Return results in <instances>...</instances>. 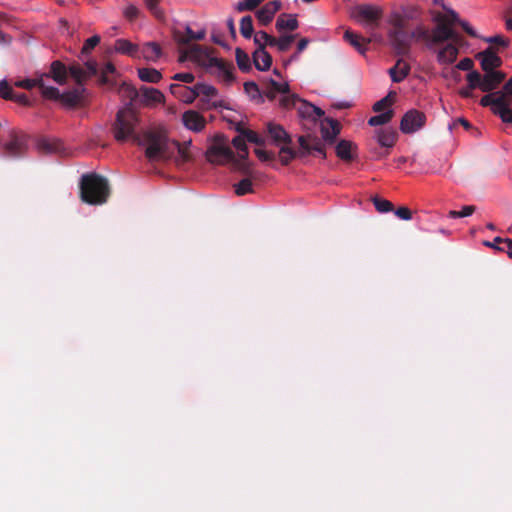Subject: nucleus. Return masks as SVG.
Segmentation results:
<instances>
[{"instance_id": "f257e3e1", "label": "nucleus", "mask_w": 512, "mask_h": 512, "mask_svg": "<svg viewBox=\"0 0 512 512\" xmlns=\"http://www.w3.org/2000/svg\"><path fill=\"white\" fill-rule=\"evenodd\" d=\"M139 144L145 148V156L150 161L171 159L175 150H179V143L168 139L161 132H145Z\"/></svg>"}, {"instance_id": "f03ea898", "label": "nucleus", "mask_w": 512, "mask_h": 512, "mask_svg": "<svg viewBox=\"0 0 512 512\" xmlns=\"http://www.w3.org/2000/svg\"><path fill=\"white\" fill-rule=\"evenodd\" d=\"M110 195L108 180L97 174H84L80 180V198L90 205H102Z\"/></svg>"}, {"instance_id": "7ed1b4c3", "label": "nucleus", "mask_w": 512, "mask_h": 512, "mask_svg": "<svg viewBox=\"0 0 512 512\" xmlns=\"http://www.w3.org/2000/svg\"><path fill=\"white\" fill-rule=\"evenodd\" d=\"M138 122V117L131 103H126L116 114L113 127L114 138L117 141H125L134 137Z\"/></svg>"}, {"instance_id": "20e7f679", "label": "nucleus", "mask_w": 512, "mask_h": 512, "mask_svg": "<svg viewBox=\"0 0 512 512\" xmlns=\"http://www.w3.org/2000/svg\"><path fill=\"white\" fill-rule=\"evenodd\" d=\"M267 131L275 146L279 147V159L283 165H288L296 156L297 152L290 147L292 138L283 126L269 122Z\"/></svg>"}, {"instance_id": "39448f33", "label": "nucleus", "mask_w": 512, "mask_h": 512, "mask_svg": "<svg viewBox=\"0 0 512 512\" xmlns=\"http://www.w3.org/2000/svg\"><path fill=\"white\" fill-rule=\"evenodd\" d=\"M207 160L213 164H226L233 162L237 168L245 173H249V164L236 160L233 151L225 143H214L206 152Z\"/></svg>"}, {"instance_id": "423d86ee", "label": "nucleus", "mask_w": 512, "mask_h": 512, "mask_svg": "<svg viewBox=\"0 0 512 512\" xmlns=\"http://www.w3.org/2000/svg\"><path fill=\"white\" fill-rule=\"evenodd\" d=\"M506 75L502 71L485 72L484 75L478 71H471L466 75V81H470L472 86H478L482 92H492L505 79Z\"/></svg>"}, {"instance_id": "0eeeda50", "label": "nucleus", "mask_w": 512, "mask_h": 512, "mask_svg": "<svg viewBox=\"0 0 512 512\" xmlns=\"http://www.w3.org/2000/svg\"><path fill=\"white\" fill-rule=\"evenodd\" d=\"M382 10L374 5L357 6L352 14L356 22L366 29H373L378 26Z\"/></svg>"}, {"instance_id": "6e6552de", "label": "nucleus", "mask_w": 512, "mask_h": 512, "mask_svg": "<svg viewBox=\"0 0 512 512\" xmlns=\"http://www.w3.org/2000/svg\"><path fill=\"white\" fill-rule=\"evenodd\" d=\"M435 20L438 21L439 24L432 30L430 42L427 43V47L429 49H432L435 44L442 43L450 39H457V34L449 26L445 15H439L435 17Z\"/></svg>"}, {"instance_id": "1a4fd4ad", "label": "nucleus", "mask_w": 512, "mask_h": 512, "mask_svg": "<svg viewBox=\"0 0 512 512\" xmlns=\"http://www.w3.org/2000/svg\"><path fill=\"white\" fill-rule=\"evenodd\" d=\"M426 121L423 112L415 109L407 111L400 122V129L405 134H411L421 129Z\"/></svg>"}, {"instance_id": "9d476101", "label": "nucleus", "mask_w": 512, "mask_h": 512, "mask_svg": "<svg viewBox=\"0 0 512 512\" xmlns=\"http://www.w3.org/2000/svg\"><path fill=\"white\" fill-rule=\"evenodd\" d=\"M387 36L391 47L397 54L404 55L408 53L411 46V39L406 29L388 30Z\"/></svg>"}, {"instance_id": "9b49d317", "label": "nucleus", "mask_w": 512, "mask_h": 512, "mask_svg": "<svg viewBox=\"0 0 512 512\" xmlns=\"http://www.w3.org/2000/svg\"><path fill=\"white\" fill-rule=\"evenodd\" d=\"M49 75L43 74L35 79H24L18 80L14 83L16 87L32 89L38 86L41 89V93L44 97H57L58 96V88L53 86H48L45 84L44 79Z\"/></svg>"}, {"instance_id": "f8f14e48", "label": "nucleus", "mask_w": 512, "mask_h": 512, "mask_svg": "<svg viewBox=\"0 0 512 512\" xmlns=\"http://www.w3.org/2000/svg\"><path fill=\"white\" fill-rule=\"evenodd\" d=\"M475 58L480 62L484 72L498 71L497 69L502 65V59L492 47L478 52Z\"/></svg>"}, {"instance_id": "ddd939ff", "label": "nucleus", "mask_w": 512, "mask_h": 512, "mask_svg": "<svg viewBox=\"0 0 512 512\" xmlns=\"http://www.w3.org/2000/svg\"><path fill=\"white\" fill-rule=\"evenodd\" d=\"M281 7L282 3L279 0L266 3L256 12L257 20L263 26L268 25L273 20L275 14L281 9Z\"/></svg>"}, {"instance_id": "4468645a", "label": "nucleus", "mask_w": 512, "mask_h": 512, "mask_svg": "<svg viewBox=\"0 0 512 512\" xmlns=\"http://www.w3.org/2000/svg\"><path fill=\"white\" fill-rule=\"evenodd\" d=\"M183 125L191 131L200 132L205 128V118L195 110H188L182 115Z\"/></svg>"}, {"instance_id": "2eb2a0df", "label": "nucleus", "mask_w": 512, "mask_h": 512, "mask_svg": "<svg viewBox=\"0 0 512 512\" xmlns=\"http://www.w3.org/2000/svg\"><path fill=\"white\" fill-rule=\"evenodd\" d=\"M296 109H297L298 115L301 118L309 119V120H312L313 122H316L324 115V111L321 108H319L303 99L299 100Z\"/></svg>"}, {"instance_id": "dca6fc26", "label": "nucleus", "mask_w": 512, "mask_h": 512, "mask_svg": "<svg viewBox=\"0 0 512 512\" xmlns=\"http://www.w3.org/2000/svg\"><path fill=\"white\" fill-rule=\"evenodd\" d=\"M203 65L214 73H217L225 82H231L234 79L232 72L226 67L225 63L218 58L207 56Z\"/></svg>"}, {"instance_id": "f3484780", "label": "nucleus", "mask_w": 512, "mask_h": 512, "mask_svg": "<svg viewBox=\"0 0 512 512\" xmlns=\"http://www.w3.org/2000/svg\"><path fill=\"white\" fill-rule=\"evenodd\" d=\"M341 126L337 120L326 118L321 122V135L324 141L333 143L340 134Z\"/></svg>"}, {"instance_id": "a211bd4d", "label": "nucleus", "mask_w": 512, "mask_h": 512, "mask_svg": "<svg viewBox=\"0 0 512 512\" xmlns=\"http://www.w3.org/2000/svg\"><path fill=\"white\" fill-rule=\"evenodd\" d=\"M170 91L175 97L186 104L192 103L198 97L195 85L193 87H187L179 84H171Z\"/></svg>"}, {"instance_id": "6ab92c4d", "label": "nucleus", "mask_w": 512, "mask_h": 512, "mask_svg": "<svg viewBox=\"0 0 512 512\" xmlns=\"http://www.w3.org/2000/svg\"><path fill=\"white\" fill-rule=\"evenodd\" d=\"M85 66L86 70L79 65H72L69 67V73L77 83H81L87 77L97 73V63L95 61H87Z\"/></svg>"}, {"instance_id": "aec40b11", "label": "nucleus", "mask_w": 512, "mask_h": 512, "mask_svg": "<svg viewBox=\"0 0 512 512\" xmlns=\"http://www.w3.org/2000/svg\"><path fill=\"white\" fill-rule=\"evenodd\" d=\"M162 55L161 47L156 42H147L138 50L137 57L156 62Z\"/></svg>"}, {"instance_id": "412c9836", "label": "nucleus", "mask_w": 512, "mask_h": 512, "mask_svg": "<svg viewBox=\"0 0 512 512\" xmlns=\"http://www.w3.org/2000/svg\"><path fill=\"white\" fill-rule=\"evenodd\" d=\"M84 92V88H75L69 91H65L63 93H60L58 90V96L57 97H47L48 99L52 100H60L63 104L67 106H74L76 105L82 98V93Z\"/></svg>"}, {"instance_id": "4be33fe9", "label": "nucleus", "mask_w": 512, "mask_h": 512, "mask_svg": "<svg viewBox=\"0 0 512 512\" xmlns=\"http://www.w3.org/2000/svg\"><path fill=\"white\" fill-rule=\"evenodd\" d=\"M374 138L381 147L391 148L395 144L396 132L390 127L377 129Z\"/></svg>"}, {"instance_id": "5701e85b", "label": "nucleus", "mask_w": 512, "mask_h": 512, "mask_svg": "<svg viewBox=\"0 0 512 512\" xmlns=\"http://www.w3.org/2000/svg\"><path fill=\"white\" fill-rule=\"evenodd\" d=\"M140 91L142 94V101L146 106L162 103L165 99L164 94L156 88L142 87Z\"/></svg>"}, {"instance_id": "b1692460", "label": "nucleus", "mask_w": 512, "mask_h": 512, "mask_svg": "<svg viewBox=\"0 0 512 512\" xmlns=\"http://www.w3.org/2000/svg\"><path fill=\"white\" fill-rule=\"evenodd\" d=\"M253 62L257 70L267 71L272 65V57L266 49H256L253 54Z\"/></svg>"}, {"instance_id": "393cba45", "label": "nucleus", "mask_w": 512, "mask_h": 512, "mask_svg": "<svg viewBox=\"0 0 512 512\" xmlns=\"http://www.w3.org/2000/svg\"><path fill=\"white\" fill-rule=\"evenodd\" d=\"M505 97L506 95L503 91H496L492 93L488 92V94L481 98L480 104L483 107H490L491 111L495 113L498 107L502 105V101Z\"/></svg>"}, {"instance_id": "a878e982", "label": "nucleus", "mask_w": 512, "mask_h": 512, "mask_svg": "<svg viewBox=\"0 0 512 512\" xmlns=\"http://www.w3.org/2000/svg\"><path fill=\"white\" fill-rule=\"evenodd\" d=\"M299 23L295 14L283 13L277 18L275 27L279 32L289 30L294 31L298 28Z\"/></svg>"}, {"instance_id": "bb28decb", "label": "nucleus", "mask_w": 512, "mask_h": 512, "mask_svg": "<svg viewBox=\"0 0 512 512\" xmlns=\"http://www.w3.org/2000/svg\"><path fill=\"white\" fill-rule=\"evenodd\" d=\"M458 48L453 44H447L437 53V61L442 65L452 64L458 55Z\"/></svg>"}, {"instance_id": "cd10ccee", "label": "nucleus", "mask_w": 512, "mask_h": 512, "mask_svg": "<svg viewBox=\"0 0 512 512\" xmlns=\"http://www.w3.org/2000/svg\"><path fill=\"white\" fill-rule=\"evenodd\" d=\"M410 72V66L402 59H398L395 66L389 69V75L393 82L399 83L404 80Z\"/></svg>"}, {"instance_id": "c85d7f7f", "label": "nucleus", "mask_w": 512, "mask_h": 512, "mask_svg": "<svg viewBox=\"0 0 512 512\" xmlns=\"http://www.w3.org/2000/svg\"><path fill=\"white\" fill-rule=\"evenodd\" d=\"M25 136H13L11 140L5 145L7 152L12 156L21 155L26 150Z\"/></svg>"}, {"instance_id": "c756f323", "label": "nucleus", "mask_w": 512, "mask_h": 512, "mask_svg": "<svg viewBox=\"0 0 512 512\" xmlns=\"http://www.w3.org/2000/svg\"><path fill=\"white\" fill-rule=\"evenodd\" d=\"M50 75L53 80L59 85H63L66 83L67 79V70L64 64L60 61H54L51 64Z\"/></svg>"}, {"instance_id": "7c9ffc66", "label": "nucleus", "mask_w": 512, "mask_h": 512, "mask_svg": "<svg viewBox=\"0 0 512 512\" xmlns=\"http://www.w3.org/2000/svg\"><path fill=\"white\" fill-rule=\"evenodd\" d=\"M115 50L121 54L137 57L139 47L126 39H117L115 41Z\"/></svg>"}, {"instance_id": "2f4dec72", "label": "nucleus", "mask_w": 512, "mask_h": 512, "mask_svg": "<svg viewBox=\"0 0 512 512\" xmlns=\"http://www.w3.org/2000/svg\"><path fill=\"white\" fill-rule=\"evenodd\" d=\"M137 72L140 80L147 83H157L162 78L161 72L155 68L143 67L139 68Z\"/></svg>"}, {"instance_id": "473e14b6", "label": "nucleus", "mask_w": 512, "mask_h": 512, "mask_svg": "<svg viewBox=\"0 0 512 512\" xmlns=\"http://www.w3.org/2000/svg\"><path fill=\"white\" fill-rule=\"evenodd\" d=\"M355 148V145L348 140H341L336 145V155L344 160L349 161L353 158L352 151Z\"/></svg>"}, {"instance_id": "72a5a7b5", "label": "nucleus", "mask_w": 512, "mask_h": 512, "mask_svg": "<svg viewBox=\"0 0 512 512\" xmlns=\"http://www.w3.org/2000/svg\"><path fill=\"white\" fill-rule=\"evenodd\" d=\"M270 88L266 92V97L269 100L276 99L277 95L285 94V92L289 91V84L287 82H278L276 80L270 79Z\"/></svg>"}, {"instance_id": "f704fd0d", "label": "nucleus", "mask_w": 512, "mask_h": 512, "mask_svg": "<svg viewBox=\"0 0 512 512\" xmlns=\"http://www.w3.org/2000/svg\"><path fill=\"white\" fill-rule=\"evenodd\" d=\"M197 96L202 95L204 96V101L207 103H210L214 98L217 97L218 91L217 89L209 84L205 83H197L195 85Z\"/></svg>"}, {"instance_id": "c9c22d12", "label": "nucleus", "mask_w": 512, "mask_h": 512, "mask_svg": "<svg viewBox=\"0 0 512 512\" xmlns=\"http://www.w3.org/2000/svg\"><path fill=\"white\" fill-rule=\"evenodd\" d=\"M246 138L245 136L240 133L238 136L233 138L232 144L233 146L238 150V159L239 162H242L247 159L248 157V148L246 145Z\"/></svg>"}, {"instance_id": "e433bc0d", "label": "nucleus", "mask_w": 512, "mask_h": 512, "mask_svg": "<svg viewBox=\"0 0 512 512\" xmlns=\"http://www.w3.org/2000/svg\"><path fill=\"white\" fill-rule=\"evenodd\" d=\"M273 36L265 31H257L253 36V42L257 46L256 49H266L267 46L273 47Z\"/></svg>"}, {"instance_id": "4c0bfd02", "label": "nucleus", "mask_w": 512, "mask_h": 512, "mask_svg": "<svg viewBox=\"0 0 512 512\" xmlns=\"http://www.w3.org/2000/svg\"><path fill=\"white\" fill-rule=\"evenodd\" d=\"M344 39L348 41L359 53L364 54L366 47L364 46L365 40L359 35L353 33L350 30H346L344 33Z\"/></svg>"}, {"instance_id": "58836bf2", "label": "nucleus", "mask_w": 512, "mask_h": 512, "mask_svg": "<svg viewBox=\"0 0 512 512\" xmlns=\"http://www.w3.org/2000/svg\"><path fill=\"white\" fill-rule=\"evenodd\" d=\"M495 115L499 116L504 123L512 124V108L510 107V101L507 97L502 101V105L498 107Z\"/></svg>"}, {"instance_id": "ea45409f", "label": "nucleus", "mask_w": 512, "mask_h": 512, "mask_svg": "<svg viewBox=\"0 0 512 512\" xmlns=\"http://www.w3.org/2000/svg\"><path fill=\"white\" fill-rule=\"evenodd\" d=\"M394 116V111L392 109H387L386 111L379 113L371 117L368 120V124L370 126H381L389 123Z\"/></svg>"}, {"instance_id": "a19ab883", "label": "nucleus", "mask_w": 512, "mask_h": 512, "mask_svg": "<svg viewBox=\"0 0 512 512\" xmlns=\"http://www.w3.org/2000/svg\"><path fill=\"white\" fill-rule=\"evenodd\" d=\"M236 62L240 70L247 72L251 69L250 57L241 48L235 50Z\"/></svg>"}, {"instance_id": "79ce46f5", "label": "nucleus", "mask_w": 512, "mask_h": 512, "mask_svg": "<svg viewBox=\"0 0 512 512\" xmlns=\"http://www.w3.org/2000/svg\"><path fill=\"white\" fill-rule=\"evenodd\" d=\"M254 28H253V21L251 16H244L240 20V33L241 35L246 38L250 39L253 35Z\"/></svg>"}, {"instance_id": "37998d69", "label": "nucleus", "mask_w": 512, "mask_h": 512, "mask_svg": "<svg viewBox=\"0 0 512 512\" xmlns=\"http://www.w3.org/2000/svg\"><path fill=\"white\" fill-rule=\"evenodd\" d=\"M388 24L389 30H403L407 27V20L399 13H393L388 19Z\"/></svg>"}, {"instance_id": "c03bdc74", "label": "nucleus", "mask_w": 512, "mask_h": 512, "mask_svg": "<svg viewBox=\"0 0 512 512\" xmlns=\"http://www.w3.org/2000/svg\"><path fill=\"white\" fill-rule=\"evenodd\" d=\"M235 130L239 133H242L246 140L251 142V143H254V144H257V145H263L264 144V140L254 131H251V130H244L242 127H241V124L240 123H237L235 125Z\"/></svg>"}, {"instance_id": "a18cd8bd", "label": "nucleus", "mask_w": 512, "mask_h": 512, "mask_svg": "<svg viewBox=\"0 0 512 512\" xmlns=\"http://www.w3.org/2000/svg\"><path fill=\"white\" fill-rule=\"evenodd\" d=\"M300 98L295 94H290L289 91L285 92V94L280 95L279 104L281 107L285 109H289L291 107H297Z\"/></svg>"}, {"instance_id": "49530a36", "label": "nucleus", "mask_w": 512, "mask_h": 512, "mask_svg": "<svg viewBox=\"0 0 512 512\" xmlns=\"http://www.w3.org/2000/svg\"><path fill=\"white\" fill-rule=\"evenodd\" d=\"M294 35H284L276 39H273V47H276L280 52L287 51L294 41Z\"/></svg>"}, {"instance_id": "de8ad7c7", "label": "nucleus", "mask_w": 512, "mask_h": 512, "mask_svg": "<svg viewBox=\"0 0 512 512\" xmlns=\"http://www.w3.org/2000/svg\"><path fill=\"white\" fill-rule=\"evenodd\" d=\"M185 31L187 33V37L186 38H179L178 39L179 43L185 44V43H188L190 40H201V39H203L205 37V31L204 30H200V31L194 32L189 25H186Z\"/></svg>"}, {"instance_id": "09e8293b", "label": "nucleus", "mask_w": 512, "mask_h": 512, "mask_svg": "<svg viewBox=\"0 0 512 512\" xmlns=\"http://www.w3.org/2000/svg\"><path fill=\"white\" fill-rule=\"evenodd\" d=\"M372 202L376 208V210L380 213H387L392 211L393 205L390 201L386 199L379 198L377 196L372 198Z\"/></svg>"}, {"instance_id": "8fccbe9b", "label": "nucleus", "mask_w": 512, "mask_h": 512, "mask_svg": "<svg viewBox=\"0 0 512 512\" xmlns=\"http://www.w3.org/2000/svg\"><path fill=\"white\" fill-rule=\"evenodd\" d=\"M264 0H241L235 5L238 12L254 10Z\"/></svg>"}, {"instance_id": "3c124183", "label": "nucleus", "mask_w": 512, "mask_h": 512, "mask_svg": "<svg viewBox=\"0 0 512 512\" xmlns=\"http://www.w3.org/2000/svg\"><path fill=\"white\" fill-rule=\"evenodd\" d=\"M250 192H252V182L247 178L242 179L238 184L235 185V193L238 196H243Z\"/></svg>"}, {"instance_id": "603ef678", "label": "nucleus", "mask_w": 512, "mask_h": 512, "mask_svg": "<svg viewBox=\"0 0 512 512\" xmlns=\"http://www.w3.org/2000/svg\"><path fill=\"white\" fill-rule=\"evenodd\" d=\"M119 93L122 94L123 96L129 98L128 103H131V104H132V101L138 96V91L136 90V88H134L132 85L126 84V83L121 85V87L119 89Z\"/></svg>"}, {"instance_id": "864d4df0", "label": "nucleus", "mask_w": 512, "mask_h": 512, "mask_svg": "<svg viewBox=\"0 0 512 512\" xmlns=\"http://www.w3.org/2000/svg\"><path fill=\"white\" fill-rule=\"evenodd\" d=\"M411 41L413 39L422 40L427 39L430 42V35L427 29L422 26H417L414 30L409 32Z\"/></svg>"}, {"instance_id": "5fc2aeb1", "label": "nucleus", "mask_w": 512, "mask_h": 512, "mask_svg": "<svg viewBox=\"0 0 512 512\" xmlns=\"http://www.w3.org/2000/svg\"><path fill=\"white\" fill-rule=\"evenodd\" d=\"M394 92H389L387 96L375 102L373 105V111L377 113H382L385 107L390 106L392 104L391 96Z\"/></svg>"}, {"instance_id": "6e6d98bb", "label": "nucleus", "mask_w": 512, "mask_h": 512, "mask_svg": "<svg viewBox=\"0 0 512 512\" xmlns=\"http://www.w3.org/2000/svg\"><path fill=\"white\" fill-rule=\"evenodd\" d=\"M483 40L487 43L497 44L502 48H507L510 45V41L502 35L485 37Z\"/></svg>"}, {"instance_id": "4d7b16f0", "label": "nucleus", "mask_w": 512, "mask_h": 512, "mask_svg": "<svg viewBox=\"0 0 512 512\" xmlns=\"http://www.w3.org/2000/svg\"><path fill=\"white\" fill-rule=\"evenodd\" d=\"M298 142L300 145V151L297 152V156H306L312 153L311 145L308 143L307 138L305 136H299Z\"/></svg>"}, {"instance_id": "13d9d810", "label": "nucleus", "mask_w": 512, "mask_h": 512, "mask_svg": "<svg viewBox=\"0 0 512 512\" xmlns=\"http://www.w3.org/2000/svg\"><path fill=\"white\" fill-rule=\"evenodd\" d=\"M100 42V36L94 35L88 38L82 48L83 54H88L95 46H97Z\"/></svg>"}, {"instance_id": "bf43d9fd", "label": "nucleus", "mask_w": 512, "mask_h": 512, "mask_svg": "<svg viewBox=\"0 0 512 512\" xmlns=\"http://www.w3.org/2000/svg\"><path fill=\"white\" fill-rule=\"evenodd\" d=\"M0 97L6 100L13 98V90L5 80L0 81Z\"/></svg>"}, {"instance_id": "052dcab7", "label": "nucleus", "mask_w": 512, "mask_h": 512, "mask_svg": "<svg viewBox=\"0 0 512 512\" xmlns=\"http://www.w3.org/2000/svg\"><path fill=\"white\" fill-rule=\"evenodd\" d=\"M115 72V67L112 63H106L105 66L101 70L100 82L102 84L109 83L108 74H113Z\"/></svg>"}, {"instance_id": "680f3d73", "label": "nucleus", "mask_w": 512, "mask_h": 512, "mask_svg": "<svg viewBox=\"0 0 512 512\" xmlns=\"http://www.w3.org/2000/svg\"><path fill=\"white\" fill-rule=\"evenodd\" d=\"M159 0H145L147 8L158 18L163 17V12L158 6Z\"/></svg>"}, {"instance_id": "e2e57ef3", "label": "nucleus", "mask_w": 512, "mask_h": 512, "mask_svg": "<svg viewBox=\"0 0 512 512\" xmlns=\"http://www.w3.org/2000/svg\"><path fill=\"white\" fill-rule=\"evenodd\" d=\"M497 251L506 253L512 259V239L503 238V242H501L500 247H497Z\"/></svg>"}, {"instance_id": "0e129e2a", "label": "nucleus", "mask_w": 512, "mask_h": 512, "mask_svg": "<svg viewBox=\"0 0 512 512\" xmlns=\"http://www.w3.org/2000/svg\"><path fill=\"white\" fill-rule=\"evenodd\" d=\"M172 158H175L177 163L186 162L189 159L187 148L179 145V150H175V154Z\"/></svg>"}, {"instance_id": "69168bd1", "label": "nucleus", "mask_w": 512, "mask_h": 512, "mask_svg": "<svg viewBox=\"0 0 512 512\" xmlns=\"http://www.w3.org/2000/svg\"><path fill=\"white\" fill-rule=\"evenodd\" d=\"M394 213L401 220L409 221V220L412 219V212L407 207H404V206L403 207H399L398 209L395 210Z\"/></svg>"}, {"instance_id": "338daca9", "label": "nucleus", "mask_w": 512, "mask_h": 512, "mask_svg": "<svg viewBox=\"0 0 512 512\" xmlns=\"http://www.w3.org/2000/svg\"><path fill=\"white\" fill-rule=\"evenodd\" d=\"M473 66H474V63H473L472 59H470V58H463L456 65V67L459 70L468 71V73L471 71H474Z\"/></svg>"}, {"instance_id": "774afa93", "label": "nucleus", "mask_w": 512, "mask_h": 512, "mask_svg": "<svg viewBox=\"0 0 512 512\" xmlns=\"http://www.w3.org/2000/svg\"><path fill=\"white\" fill-rule=\"evenodd\" d=\"M245 91L252 97L259 96V88L255 82H247L244 84Z\"/></svg>"}]
</instances>
